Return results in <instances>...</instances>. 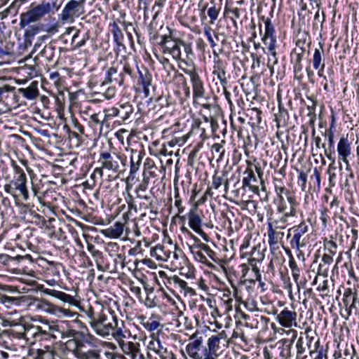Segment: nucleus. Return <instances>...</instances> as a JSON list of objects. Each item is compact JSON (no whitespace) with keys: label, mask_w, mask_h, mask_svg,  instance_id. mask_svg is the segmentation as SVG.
Here are the masks:
<instances>
[{"label":"nucleus","mask_w":359,"mask_h":359,"mask_svg":"<svg viewBox=\"0 0 359 359\" xmlns=\"http://www.w3.org/2000/svg\"><path fill=\"white\" fill-rule=\"evenodd\" d=\"M87 318V321L93 332L102 337H108L113 331L112 323L115 313L109 309L95 311L91 306L82 309Z\"/></svg>","instance_id":"nucleus-1"},{"label":"nucleus","mask_w":359,"mask_h":359,"mask_svg":"<svg viewBox=\"0 0 359 359\" xmlns=\"http://www.w3.org/2000/svg\"><path fill=\"white\" fill-rule=\"evenodd\" d=\"M13 168L14 171L13 179L4 186V189L15 200L17 201L21 198L23 201H27L29 198V193L27 185V175L23 169L15 163H13Z\"/></svg>","instance_id":"nucleus-2"},{"label":"nucleus","mask_w":359,"mask_h":359,"mask_svg":"<svg viewBox=\"0 0 359 359\" xmlns=\"http://www.w3.org/2000/svg\"><path fill=\"white\" fill-rule=\"evenodd\" d=\"M191 341L186 346V351L192 359H210L206 346H203L204 337L202 333L195 332L190 338Z\"/></svg>","instance_id":"nucleus-3"},{"label":"nucleus","mask_w":359,"mask_h":359,"mask_svg":"<svg viewBox=\"0 0 359 359\" xmlns=\"http://www.w3.org/2000/svg\"><path fill=\"white\" fill-rule=\"evenodd\" d=\"M161 48L164 54H168L177 60L181 57V46H184L182 41L173 39L170 35L161 36L159 42Z\"/></svg>","instance_id":"nucleus-4"},{"label":"nucleus","mask_w":359,"mask_h":359,"mask_svg":"<svg viewBox=\"0 0 359 359\" xmlns=\"http://www.w3.org/2000/svg\"><path fill=\"white\" fill-rule=\"evenodd\" d=\"M264 23V32L262 35V41L266 46L268 53L271 55H275V50L277 47V37L276 30L270 18H262Z\"/></svg>","instance_id":"nucleus-5"},{"label":"nucleus","mask_w":359,"mask_h":359,"mask_svg":"<svg viewBox=\"0 0 359 359\" xmlns=\"http://www.w3.org/2000/svg\"><path fill=\"white\" fill-rule=\"evenodd\" d=\"M52 10L50 3H42L21 15L20 24L29 25L39 20Z\"/></svg>","instance_id":"nucleus-6"},{"label":"nucleus","mask_w":359,"mask_h":359,"mask_svg":"<svg viewBox=\"0 0 359 359\" xmlns=\"http://www.w3.org/2000/svg\"><path fill=\"white\" fill-rule=\"evenodd\" d=\"M212 332L215 334L210 336L208 339L206 349L209 358L215 359L218 356L220 350V341L222 339H226L227 334L224 330L219 332L216 330Z\"/></svg>","instance_id":"nucleus-7"},{"label":"nucleus","mask_w":359,"mask_h":359,"mask_svg":"<svg viewBox=\"0 0 359 359\" xmlns=\"http://www.w3.org/2000/svg\"><path fill=\"white\" fill-rule=\"evenodd\" d=\"M283 228L276 226V222H268L267 224V236L268 243L271 251H275L279 248V245L282 244L284 236Z\"/></svg>","instance_id":"nucleus-8"},{"label":"nucleus","mask_w":359,"mask_h":359,"mask_svg":"<svg viewBox=\"0 0 359 359\" xmlns=\"http://www.w3.org/2000/svg\"><path fill=\"white\" fill-rule=\"evenodd\" d=\"M309 230V226L305 222H302L299 224L291 228L289 231L293 233L292 238L290 241V245L292 248L296 250H299L302 247H304L306 243L304 242V235Z\"/></svg>","instance_id":"nucleus-9"},{"label":"nucleus","mask_w":359,"mask_h":359,"mask_svg":"<svg viewBox=\"0 0 359 359\" xmlns=\"http://www.w3.org/2000/svg\"><path fill=\"white\" fill-rule=\"evenodd\" d=\"M165 286L171 290H178L181 294L184 296H194L196 295L195 290L189 287L187 283L184 280L180 278L177 276L167 277L165 281Z\"/></svg>","instance_id":"nucleus-10"},{"label":"nucleus","mask_w":359,"mask_h":359,"mask_svg":"<svg viewBox=\"0 0 359 359\" xmlns=\"http://www.w3.org/2000/svg\"><path fill=\"white\" fill-rule=\"evenodd\" d=\"M81 7L76 6V3L69 1L63 8L61 13L59 15V19L62 22H73L76 18L80 16L82 13Z\"/></svg>","instance_id":"nucleus-11"},{"label":"nucleus","mask_w":359,"mask_h":359,"mask_svg":"<svg viewBox=\"0 0 359 359\" xmlns=\"http://www.w3.org/2000/svg\"><path fill=\"white\" fill-rule=\"evenodd\" d=\"M287 200L290 203V207L286 205L285 199L279 201L278 205V211L283 214V229L286 226L287 218L295 215V199L291 195L287 196Z\"/></svg>","instance_id":"nucleus-12"},{"label":"nucleus","mask_w":359,"mask_h":359,"mask_svg":"<svg viewBox=\"0 0 359 359\" xmlns=\"http://www.w3.org/2000/svg\"><path fill=\"white\" fill-rule=\"evenodd\" d=\"M297 314L295 311L285 308L277 315L276 320L281 326L291 328L297 326Z\"/></svg>","instance_id":"nucleus-13"},{"label":"nucleus","mask_w":359,"mask_h":359,"mask_svg":"<svg viewBox=\"0 0 359 359\" xmlns=\"http://www.w3.org/2000/svg\"><path fill=\"white\" fill-rule=\"evenodd\" d=\"M339 160L346 165V169H349L348 157L351 154V144L347 137H341L337 146Z\"/></svg>","instance_id":"nucleus-14"},{"label":"nucleus","mask_w":359,"mask_h":359,"mask_svg":"<svg viewBox=\"0 0 359 359\" xmlns=\"http://www.w3.org/2000/svg\"><path fill=\"white\" fill-rule=\"evenodd\" d=\"M37 289L46 294L54 297L61 300L64 303H67L69 305L74 306H76L78 304V302L74 299V297L63 292L46 288L43 285H39L37 286Z\"/></svg>","instance_id":"nucleus-15"},{"label":"nucleus","mask_w":359,"mask_h":359,"mask_svg":"<svg viewBox=\"0 0 359 359\" xmlns=\"http://www.w3.org/2000/svg\"><path fill=\"white\" fill-rule=\"evenodd\" d=\"M187 73L190 76V81L193 88V97L195 100L204 97L205 89L203 81L195 71H188Z\"/></svg>","instance_id":"nucleus-16"},{"label":"nucleus","mask_w":359,"mask_h":359,"mask_svg":"<svg viewBox=\"0 0 359 359\" xmlns=\"http://www.w3.org/2000/svg\"><path fill=\"white\" fill-rule=\"evenodd\" d=\"M119 157L116 154H111L108 151L102 152L99 162L103 168L116 171L119 168Z\"/></svg>","instance_id":"nucleus-17"},{"label":"nucleus","mask_w":359,"mask_h":359,"mask_svg":"<svg viewBox=\"0 0 359 359\" xmlns=\"http://www.w3.org/2000/svg\"><path fill=\"white\" fill-rule=\"evenodd\" d=\"M243 174L245 176L242 180V189H245L246 187H248L249 189L251 190L253 193H258L259 187L255 184L257 183V180L255 175L252 165H249Z\"/></svg>","instance_id":"nucleus-18"},{"label":"nucleus","mask_w":359,"mask_h":359,"mask_svg":"<svg viewBox=\"0 0 359 359\" xmlns=\"http://www.w3.org/2000/svg\"><path fill=\"white\" fill-rule=\"evenodd\" d=\"M112 327H114L113 331L110 336H111L118 343H121V341H123V340L126 337L125 323L121 320H118L117 316L115 315Z\"/></svg>","instance_id":"nucleus-19"},{"label":"nucleus","mask_w":359,"mask_h":359,"mask_svg":"<svg viewBox=\"0 0 359 359\" xmlns=\"http://www.w3.org/2000/svg\"><path fill=\"white\" fill-rule=\"evenodd\" d=\"M18 337L29 339L33 337L35 340H40V334L38 325H20Z\"/></svg>","instance_id":"nucleus-20"},{"label":"nucleus","mask_w":359,"mask_h":359,"mask_svg":"<svg viewBox=\"0 0 359 359\" xmlns=\"http://www.w3.org/2000/svg\"><path fill=\"white\" fill-rule=\"evenodd\" d=\"M149 347L154 351L161 359H170L174 354L169 351L158 339H154L149 342Z\"/></svg>","instance_id":"nucleus-21"},{"label":"nucleus","mask_w":359,"mask_h":359,"mask_svg":"<svg viewBox=\"0 0 359 359\" xmlns=\"http://www.w3.org/2000/svg\"><path fill=\"white\" fill-rule=\"evenodd\" d=\"M121 347L122 351L125 354L130 355L132 359H137L140 353V344L134 343L132 341L124 342L121 341L118 343Z\"/></svg>","instance_id":"nucleus-22"},{"label":"nucleus","mask_w":359,"mask_h":359,"mask_svg":"<svg viewBox=\"0 0 359 359\" xmlns=\"http://www.w3.org/2000/svg\"><path fill=\"white\" fill-rule=\"evenodd\" d=\"M150 254L152 257L162 262H168L172 258L171 250L166 249L165 246L161 245H157L151 249Z\"/></svg>","instance_id":"nucleus-23"},{"label":"nucleus","mask_w":359,"mask_h":359,"mask_svg":"<svg viewBox=\"0 0 359 359\" xmlns=\"http://www.w3.org/2000/svg\"><path fill=\"white\" fill-rule=\"evenodd\" d=\"M124 231V225L120 222H115L112 226L102 231V233L110 238H120Z\"/></svg>","instance_id":"nucleus-24"},{"label":"nucleus","mask_w":359,"mask_h":359,"mask_svg":"<svg viewBox=\"0 0 359 359\" xmlns=\"http://www.w3.org/2000/svg\"><path fill=\"white\" fill-rule=\"evenodd\" d=\"M72 33L73 34L72 38V43L74 44V48H79L84 46L86 40L88 38V36L86 34L83 36V38L81 40L77 41V38L79 36L80 34V31L74 27L67 28L65 32V34H70Z\"/></svg>","instance_id":"nucleus-25"},{"label":"nucleus","mask_w":359,"mask_h":359,"mask_svg":"<svg viewBox=\"0 0 359 359\" xmlns=\"http://www.w3.org/2000/svg\"><path fill=\"white\" fill-rule=\"evenodd\" d=\"M18 92L27 100H34L38 95V83L36 81H33L26 88H19Z\"/></svg>","instance_id":"nucleus-26"},{"label":"nucleus","mask_w":359,"mask_h":359,"mask_svg":"<svg viewBox=\"0 0 359 359\" xmlns=\"http://www.w3.org/2000/svg\"><path fill=\"white\" fill-rule=\"evenodd\" d=\"M324 50L321 45L319 43V48H316L314 50L313 55V66L315 69H318L320 67L322 69L325 68V63L323 59Z\"/></svg>","instance_id":"nucleus-27"},{"label":"nucleus","mask_w":359,"mask_h":359,"mask_svg":"<svg viewBox=\"0 0 359 359\" xmlns=\"http://www.w3.org/2000/svg\"><path fill=\"white\" fill-rule=\"evenodd\" d=\"M138 73V83L142 86L145 95L148 96L149 93V86L151 82V76L147 71L142 72L139 70Z\"/></svg>","instance_id":"nucleus-28"},{"label":"nucleus","mask_w":359,"mask_h":359,"mask_svg":"<svg viewBox=\"0 0 359 359\" xmlns=\"http://www.w3.org/2000/svg\"><path fill=\"white\" fill-rule=\"evenodd\" d=\"M189 225L196 232H199L201 228V219L194 209L188 213Z\"/></svg>","instance_id":"nucleus-29"},{"label":"nucleus","mask_w":359,"mask_h":359,"mask_svg":"<svg viewBox=\"0 0 359 359\" xmlns=\"http://www.w3.org/2000/svg\"><path fill=\"white\" fill-rule=\"evenodd\" d=\"M142 283L147 294L146 298L144 300V305L148 308L155 307L157 304L155 301V295L154 294L153 287H149V285L146 284L144 282Z\"/></svg>","instance_id":"nucleus-30"},{"label":"nucleus","mask_w":359,"mask_h":359,"mask_svg":"<svg viewBox=\"0 0 359 359\" xmlns=\"http://www.w3.org/2000/svg\"><path fill=\"white\" fill-rule=\"evenodd\" d=\"M62 330L63 327L62 326V321L57 323L54 322L53 325H52V328L50 330L48 340L52 341L53 342L56 339H61Z\"/></svg>","instance_id":"nucleus-31"},{"label":"nucleus","mask_w":359,"mask_h":359,"mask_svg":"<svg viewBox=\"0 0 359 359\" xmlns=\"http://www.w3.org/2000/svg\"><path fill=\"white\" fill-rule=\"evenodd\" d=\"M53 321L49 322L48 320H41V325H38L39 334H40V340H48V336L50 335V332L52 328V325H53Z\"/></svg>","instance_id":"nucleus-32"},{"label":"nucleus","mask_w":359,"mask_h":359,"mask_svg":"<svg viewBox=\"0 0 359 359\" xmlns=\"http://www.w3.org/2000/svg\"><path fill=\"white\" fill-rule=\"evenodd\" d=\"M289 353V349H285L283 346H279L274 349L273 353H265L266 359H285Z\"/></svg>","instance_id":"nucleus-33"},{"label":"nucleus","mask_w":359,"mask_h":359,"mask_svg":"<svg viewBox=\"0 0 359 359\" xmlns=\"http://www.w3.org/2000/svg\"><path fill=\"white\" fill-rule=\"evenodd\" d=\"M51 315L55 316L57 318L62 317H74L76 313L65 308H62L53 304Z\"/></svg>","instance_id":"nucleus-34"},{"label":"nucleus","mask_w":359,"mask_h":359,"mask_svg":"<svg viewBox=\"0 0 359 359\" xmlns=\"http://www.w3.org/2000/svg\"><path fill=\"white\" fill-rule=\"evenodd\" d=\"M62 326L63 327L62 339L74 338L79 334V332L73 329L71 323L68 321H62Z\"/></svg>","instance_id":"nucleus-35"},{"label":"nucleus","mask_w":359,"mask_h":359,"mask_svg":"<svg viewBox=\"0 0 359 359\" xmlns=\"http://www.w3.org/2000/svg\"><path fill=\"white\" fill-rule=\"evenodd\" d=\"M161 325L158 317L154 315H152L147 321L143 323L144 327L149 332L156 330Z\"/></svg>","instance_id":"nucleus-36"},{"label":"nucleus","mask_w":359,"mask_h":359,"mask_svg":"<svg viewBox=\"0 0 359 359\" xmlns=\"http://www.w3.org/2000/svg\"><path fill=\"white\" fill-rule=\"evenodd\" d=\"M212 74L216 75L217 79L222 83L225 81V70L222 61L218 59L215 61V65L213 67Z\"/></svg>","instance_id":"nucleus-37"},{"label":"nucleus","mask_w":359,"mask_h":359,"mask_svg":"<svg viewBox=\"0 0 359 359\" xmlns=\"http://www.w3.org/2000/svg\"><path fill=\"white\" fill-rule=\"evenodd\" d=\"M264 258V255L263 253V251L261 250L260 245L254 246L250 253V258L249 259V262H261L263 261Z\"/></svg>","instance_id":"nucleus-38"},{"label":"nucleus","mask_w":359,"mask_h":359,"mask_svg":"<svg viewBox=\"0 0 359 359\" xmlns=\"http://www.w3.org/2000/svg\"><path fill=\"white\" fill-rule=\"evenodd\" d=\"M87 249L90 252L92 256L94 257L97 269L102 271V268L101 259H102L103 258L102 252L95 249V246L93 244H88Z\"/></svg>","instance_id":"nucleus-39"},{"label":"nucleus","mask_w":359,"mask_h":359,"mask_svg":"<svg viewBox=\"0 0 359 359\" xmlns=\"http://www.w3.org/2000/svg\"><path fill=\"white\" fill-rule=\"evenodd\" d=\"M141 163V157L139 154H135L131 156L130 158V177L134 178L135 173L140 168Z\"/></svg>","instance_id":"nucleus-40"},{"label":"nucleus","mask_w":359,"mask_h":359,"mask_svg":"<svg viewBox=\"0 0 359 359\" xmlns=\"http://www.w3.org/2000/svg\"><path fill=\"white\" fill-rule=\"evenodd\" d=\"M32 257L30 255H27L25 256H16V257H10L6 255H0V261L5 264H8L11 262H22V261H30Z\"/></svg>","instance_id":"nucleus-41"},{"label":"nucleus","mask_w":359,"mask_h":359,"mask_svg":"<svg viewBox=\"0 0 359 359\" xmlns=\"http://www.w3.org/2000/svg\"><path fill=\"white\" fill-rule=\"evenodd\" d=\"M118 64H113V65L107 71L105 74L104 83H109L113 82V77L117 75L118 72Z\"/></svg>","instance_id":"nucleus-42"},{"label":"nucleus","mask_w":359,"mask_h":359,"mask_svg":"<svg viewBox=\"0 0 359 359\" xmlns=\"http://www.w3.org/2000/svg\"><path fill=\"white\" fill-rule=\"evenodd\" d=\"M189 250L194 255V257L196 260L201 262H205L206 261V257L203 255L202 250L199 249L198 245L189 246Z\"/></svg>","instance_id":"nucleus-43"},{"label":"nucleus","mask_w":359,"mask_h":359,"mask_svg":"<svg viewBox=\"0 0 359 359\" xmlns=\"http://www.w3.org/2000/svg\"><path fill=\"white\" fill-rule=\"evenodd\" d=\"M53 304L45 299L37 300L36 308L42 311L51 313Z\"/></svg>","instance_id":"nucleus-44"},{"label":"nucleus","mask_w":359,"mask_h":359,"mask_svg":"<svg viewBox=\"0 0 359 359\" xmlns=\"http://www.w3.org/2000/svg\"><path fill=\"white\" fill-rule=\"evenodd\" d=\"M113 38L114 41L116 42V43L118 46L121 44V41L123 39V35L122 34V32L121 29L118 27V26L116 24H113Z\"/></svg>","instance_id":"nucleus-45"},{"label":"nucleus","mask_w":359,"mask_h":359,"mask_svg":"<svg viewBox=\"0 0 359 359\" xmlns=\"http://www.w3.org/2000/svg\"><path fill=\"white\" fill-rule=\"evenodd\" d=\"M326 135L327 136V141H328V146L329 149H333L334 145V123L332 122L330 128L326 131Z\"/></svg>","instance_id":"nucleus-46"},{"label":"nucleus","mask_w":359,"mask_h":359,"mask_svg":"<svg viewBox=\"0 0 359 359\" xmlns=\"http://www.w3.org/2000/svg\"><path fill=\"white\" fill-rule=\"evenodd\" d=\"M147 188V182L146 181L140 183L136 188L135 192L137 197L142 199L148 200L149 197L147 195H141V192H144Z\"/></svg>","instance_id":"nucleus-47"},{"label":"nucleus","mask_w":359,"mask_h":359,"mask_svg":"<svg viewBox=\"0 0 359 359\" xmlns=\"http://www.w3.org/2000/svg\"><path fill=\"white\" fill-rule=\"evenodd\" d=\"M289 266L291 269L293 278L297 282L299 278V269L294 259H290Z\"/></svg>","instance_id":"nucleus-48"},{"label":"nucleus","mask_w":359,"mask_h":359,"mask_svg":"<svg viewBox=\"0 0 359 359\" xmlns=\"http://www.w3.org/2000/svg\"><path fill=\"white\" fill-rule=\"evenodd\" d=\"M45 348L39 351L40 359H53L54 351L49 346H45Z\"/></svg>","instance_id":"nucleus-49"},{"label":"nucleus","mask_w":359,"mask_h":359,"mask_svg":"<svg viewBox=\"0 0 359 359\" xmlns=\"http://www.w3.org/2000/svg\"><path fill=\"white\" fill-rule=\"evenodd\" d=\"M219 13V9L213 6L208 9V15L210 18V23L213 24L217 19Z\"/></svg>","instance_id":"nucleus-50"},{"label":"nucleus","mask_w":359,"mask_h":359,"mask_svg":"<svg viewBox=\"0 0 359 359\" xmlns=\"http://www.w3.org/2000/svg\"><path fill=\"white\" fill-rule=\"evenodd\" d=\"M313 141L317 149L323 148L324 149L325 155L329 158L332 159L331 154L328 152L327 149L325 148V144L321 142V138L320 137H315L313 138Z\"/></svg>","instance_id":"nucleus-51"},{"label":"nucleus","mask_w":359,"mask_h":359,"mask_svg":"<svg viewBox=\"0 0 359 359\" xmlns=\"http://www.w3.org/2000/svg\"><path fill=\"white\" fill-rule=\"evenodd\" d=\"M104 117L106 120H109L113 117H115L118 115L119 110L116 107H111L109 109H105L104 110Z\"/></svg>","instance_id":"nucleus-52"},{"label":"nucleus","mask_w":359,"mask_h":359,"mask_svg":"<svg viewBox=\"0 0 359 359\" xmlns=\"http://www.w3.org/2000/svg\"><path fill=\"white\" fill-rule=\"evenodd\" d=\"M285 333L290 338L285 339L283 341L285 343H289V346H290L297 337V332L294 330H289Z\"/></svg>","instance_id":"nucleus-53"},{"label":"nucleus","mask_w":359,"mask_h":359,"mask_svg":"<svg viewBox=\"0 0 359 359\" xmlns=\"http://www.w3.org/2000/svg\"><path fill=\"white\" fill-rule=\"evenodd\" d=\"M275 191L278 198V201H283V199H284L283 194H285L287 195V196L290 195L289 191L284 187L282 186H278L277 184H276Z\"/></svg>","instance_id":"nucleus-54"},{"label":"nucleus","mask_w":359,"mask_h":359,"mask_svg":"<svg viewBox=\"0 0 359 359\" xmlns=\"http://www.w3.org/2000/svg\"><path fill=\"white\" fill-rule=\"evenodd\" d=\"M310 355L312 359H327L326 354L324 353L323 350H315L310 351Z\"/></svg>","instance_id":"nucleus-55"},{"label":"nucleus","mask_w":359,"mask_h":359,"mask_svg":"<svg viewBox=\"0 0 359 359\" xmlns=\"http://www.w3.org/2000/svg\"><path fill=\"white\" fill-rule=\"evenodd\" d=\"M355 297H357V294H353L350 288L346 290L343 294V302L344 306H348V304H349V299Z\"/></svg>","instance_id":"nucleus-56"},{"label":"nucleus","mask_w":359,"mask_h":359,"mask_svg":"<svg viewBox=\"0 0 359 359\" xmlns=\"http://www.w3.org/2000/svg\"><path fill=\"white\" fill-rule=\"evenodd\" d=\"M356 303H357V297H355L349 299V304H348V306H345L346 311L347 313V318L351 315L352 310L353 309H356Z\"/></svg>","instance_id":"nucleus-57"},{"label":"nucleus","mask_w":359,"mask_h":359,"mask_svg":"<svg viewBox=\"0 0 359 359\" xmlns=\"http://www.w3.org/2000/svg\"><path fill=\"white\" fill-rule=\"evenodd\" d=\"M82 359H100V354L94 350H90L82 354Z\"/></svg>","instance_id":"nucleus-58"},{"label":"nucleus","mask_w":359,"mask_h":359,"mask_svg":"<svg viewBox=\"0 0 359 359\" xmlns=\"http://www.w3.org/2000/svg\"><path fill=\"white\" fill-rule=\"evenodd\" d=\"M325 247L327 250V251L329 252L330 254L334 255L336 253L337 245L333 241H325Z\"/></svg>","instance_id":"nucleus-59"},{"label":"nucleus","mask_w":359,"mask_h":359,"mask_svg":"<svg viewBox=\"0 0 359 359\" xmlns=\"http://www.w3.org/2000/svg\"><path fill=\"white\" fill-rule=\"evenodd\" d=\"M212 29L210 27H204V34L207 37L208 41H209L210 46L212 48H215L216 46V43L212 36Z\"/></svg>","instance_id":"nucleus-60"},{"label":"nucleus","mask_w":359,"mask_h":359,"mask_svg":"<svg viewBox=\"0 0 359 359\" xmlns=\"http://www.w3.org/2000/svg\"><path fill=\"white\" fill-rule=\"evenodd\" d=\"M330 217L328 215V211L325 209H322L320 210V220L322 222L323 228L327 226V221Z\"/></svg>","instance_id":"nucleus-61"},{"label":"nucleus","mask_w":359,"mask_h":359,"mask_svg":"<svg viewBox=\"0 0 359 359\" xmlns=\"http://www.w3.org/2000/svg\"><path fill=\"white\" fill-rule=\"evenodd\" d=\"M296 348H297V358H300L302 355L304 353L305 348L303 346V340L302 338L300 337L296 344Z\"/></svg>","instance_id":"nucleus-62"},{"label":"nucleus","mask_w":359,"mask_h":359,"mask_svg":"<svg viewBox=\"0 0 359 359\" xmlns=\"http://www.w3.org/2000/svg\"><path fill=\"white\" fill-rule=\"evenodd\" d=\"M307 181V175L304 172H300L298 176V184L302 190H304Z\"/></svg>","instance_id":"nucleus-63"},{"label":"nucleus","mask_w":359,"mask_h":359,"mask_svg":"<svg viewBox=\"0 0 359 359\" xmlns=\"http://www.w3.org/2000/svg\"><path fill=\"white\" fill-rule=\"evenodd\" d=\"M223 177L221 176L214 175L212 177V186L214 189H217L223 184Z\"/></svg>","instance_id":"nucleus-64"}]
</instances>
